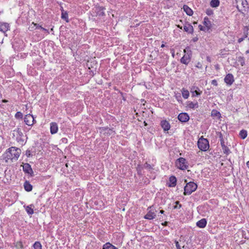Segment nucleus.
Returning a JSON list of instances; mask_svg holds the SVG:
<instances>
[{
  "mask_svg": "<svg viewBox=\"0 0 249 249\" xmlns=\"http://www.w3.org/2000/svg\"><path fill=\"white\" fill-rule=\"evenodd\" d=\"M20 153V150L18 148H16L14 147H12L8 149V151L5 153V158L7 159L6 161L8 160L14 161L18 160L19 157Z\"/></svg>",
  "mask_w": 249,
  "mask_h": 249,
  "instance_id": "obj_1",
  "label": "nucleus"
},
{
  "mask_svg": "<svg viewBox=\"0 0 249 249\" xmlns=\"http://www.w3.org/2000/svg\"><path fill=\"white\" fill-rule=\"evenodd\" d=\"M197 188V185L196 183L194 182H189L187 183L186 186L184 188V195H189L191 194L193 192L195 191Z\"/></svg>",
  "mask_w": 249,
  "mask_h": 249,
  "instance_id": "obj_2",
  "label": "nucleus"
},
{
  "mask_svg": "<svg viewBox=\"0 0 249 249\" xmlns=\"http://www.w3.org/2000/svg\"><path fill=\"white\" fill-rule=\"evenodd\" d=\"M197 146L200 150L203 151H207L209 148V142L207 139L202 137L197 142Z\"/></svg>",
  "mask_w": 249,
  "mask_h": 249,
  "instance_id": "obj_3",
  "label": "nucleus"
},
{
  "mask_svg": "<svg viewBox=\"0 0 249 249\" xmlns=\"http://www.w3.org/2000/svg\"><path fill=\"white\" fill-rule=\"evenodd\" d=\"M176 165L178 169L181 170L187 169L189 165L188 162L185 158H179L176 161Z\"/></svg>",
  "mask_w": 249,
  "mask_h": 249,
  "instance_id": "obj_4",
  "label": "nucleus"
},
{
  "mask_svg": "<svg viewBox=\"0 0 249 249\" xmlns=\"http://www.w3.org/2000/svg\"><path fill=\"white\" fill-rule=\"evenodd\" d=\"M236 1L238 3L240 4L242 6V8H240L239 5H237L236 7L238 10L240 12L243 13V11H246L248 8V4L247 0H236Z\"/></svg>",
  "mask_w": 249,
  "mask_h": 249,
  "instance_id": "obj_5",
  "label": "nucleus"
},
{
  "mask_svg": "<svg viewBox=\"0 0 249 249\" xmlns=\"http://www.w3.org/2000/svg\"><path fill=\"white\" fill-rule=\"evenodd\" d=\"M24 121L25 123L29 126L33 125L36 122L34 116L30 114L25 116Z\"/></svg>",
  "mask_w": 249,
  "mask_h": 249,
  "instance_id": "obj_6",
  "label": "nucleus"
},
{
  "mask_svg": "<svg viewBox=\"0 0 249 249\" xmlns=\"http://www.w3.org/2000/svg\"><path fill=\"white\" fill-rule=\"evenodd\" d=\"M23 171L25 173L28 174L30 177H34V174L31 166L30 164L26 163L23 165Z\"/></svg>",
  "mask_w": 249,
  "mask_h": 249,
  "instance_id": "obj_7",
  "label": "nucleus"
},
{
  "mask_svg": "<svg viewBox=\"0 0 249 249\" xmlns=\"http://www.w3.org/2000/svg\"><path fill=\"white\" fill-rule=\"evenodd\" d=\"M220 144H221V147H222V150H223V153L227 155H228L230 153H231V151H230V149L225 144V142H224V139H223V138L222 137V134H221L220 135Z\"/></svg>",
  "mask_w": 249,
  "mask_h": 249,
  "instance_id": "obj_8",
  "label": "nucleus"
},
{
  "mask_svg": "<svg viewBox=\"0 0 249 249\" xmlns=\"http://www.w3.org/2000/svg\"><path fill=\"white\" fill-rule=\"evenodd\" d=\"M178 118L182 123H186L189 120L190 117L187 113L182 112L178 114Z\"/></svg>",
  "mask_w": 249,
  "mask_h": 249,
  "instance_id": "obj_9",
  "label": "nucleus"
},
{
  "mask_svg": "<svg viewBox=\"0 0 249 249\" xmlns=\"http://www.w3.org/2000/svg\"><path fill=\"white\" fill-rule=\"evenodd\" d=\"M225 82L228 85H231L234 82L233 76L232 74L229 73L224 78Z\"/></svg>",
  "mask_w": 249,
  "mask_h": 249,
  "instance_id": "obj_10",
  "label": "nucleus"
},
{
  "mask_svg": "<svg viewBox=\"0 0 249 249\" xmlns=\"http://www.w3.org/2000/svg\"><path fill=\"white\" fill-rule=\"evenodd\" d=\"M191 59V53L189 54L187 53L186 55H184L181 59L180 62L181 63L188 65Z\"/></svg>",
  "mask_w": 249,
  "mask_h": 249,
  "instance_id": "obj_11",
  "label": "nucleus"
},
{
  "mask_svg": "<svg viewBox=\"0 0 249 249\" xmlns=\"http://www.w3.org/2000/svg\"><path fill=\"white\" fill-rule=\"evenodd\" d=\"M160 126L164 131L169 130L171 126L170 123L166 120H162L160 122Z\"/></svg>",
  "mask_w": 249,
  "mask_h": 249,
  "instance_id": "obj_12",
  "label": "nucleus"
},
{
  "mask_svg": "<svg viewBox=\"0 0 249 249\" xmlns=\"http://www.w3.org/2000/svg\"><path fill=\"white\" fill-rule=\"evenodd\" d=\"M58 125L56 123L52 122L50 124V132L52 134H54L58 131Z\"/></svg>",
  "mask_w": 249,
  "mask_h": 249,
  "instance_id": "obj_13",
  "label": "nucleus"
},
{
  "mask_svg": "<svg viewBox=\"0 0 249 249\" xmlns=\"http://www.w3.org/2000/svg\"><path fill=\"white\" fill-rule=\"evenodd\" d=\"M9 30V25L7 23H0V31L5 33Z\"/></svg>",
  "mask_w": 249,
  "mask_h": 249,
  "instance_id": "obj_14",
  "label": "nucleus"
},
{
  "mask_svg": "<svg viewBox=\"0 0 249 249\" xmlns=\"http://www.w3.org/2000/svg\"><path fill=\"white\" fill-rule=\"evenodd\" d=\"M204 26L207 28V31H209L212 28V24L211 21L209 20L208 17H205L204 19V21L203 22Z\"/></svg>",
  "mask_w": 249,
  "mask_h": 249,
  "instance_id": "obj_15",
  "label": "nucleus"
},
{
  "mask_svg": "<svg viewBox=\"0 0 249 249\" xmlns=\"http://www.w3.org/2000/svg\"><path fill=\"white\" fill-rule=\"evenodd\" d=\"M170 184L168 186L170 187H175L177 184V178L174 176H172L169 178Z\"/></svg>",
  "mask_w": 249,
  "mask_h": 249,
  "instance_id": "obj_16",
  "label": "nucleus"
},
{
  "mask_svg": "<svg viewBox=\"0 0 249 249\" xmlns=\"http://www.w3.org/2000/svg\"><path fill=\"white\" fill-rule=\"evenodd\" d=\"M183 30L184 31L190 34H192L194 32V28L193 26L189 23L187 25L184 26Z\"/></svg>",
  "mask_w": 249,
  "mask_h": 249,
  "instance_id": "obj_17",
  "label": "nucleus"
},
{
  "mask_svg": "<svg viewBox=\"0 0 249 249\" xmlns=\"http://www.w3.org/2000/svg\"><path fill=\"white\" fill-rule=\"evenodd\" d=\"M207 224V221L206 219H201L198 222H196V226L200 228H203L205 227Z\"/></svg>",
  "mask_w": 249,
  "mask_h": 249,
  "instance_id": "obj_18",
  "label": "nucleus"
},
{
  "mask_svg": "<svg viewBox=\"0 0 249 249\" xmlns=\"http://www.w3.org/2000/svg\"><path fill=\"white\" fill-rule=\"evenodd\" d=\"M187 105L188 107L192 109L197 108L198 107V105L197 101H196L195 103L191 101H188L187 102Z\"/></svg>",
  "mask_w": 249,
  "mask_h": 249,
  "instance_id": "obj_19",
  "label": "nucleus"
},
{
  "mask_svg": "<svg viewBox=\"0 0 249 249\" xmlns=\"http://www.w3.org/2000/svg\"><path fill=\"white\" fill-rule=\"evenodd\" d=\"M24 189L27 192H30L33 189L32 185L28 181H26L24 183Z\"/></svg>",
  "mask_w": 249,
  "mask_h": 249,
  "instance_id": "obj_20",
  "label": "nucleus"
},
{
  "mask_svg": "<svg viewBox=\"0 0 249 249\" xmlns=\"http://www.w3.org/2000/svg\"><path fill=\"white\" fill-rule=\"evenodd\" d=\"M183 8L184 12L188 16H192L193 14V10L187 5H184Z\"/></svg>",
  "mask_w": 249,
  "mask_h": 249,
  "instance_id": "obj_21",
  "label": "nucleus"
},
{
  "mask_svg": "<svg viewBox=\"0 0 249 249\" xmlns=\"http://www.w3.org/2000/svg\"><path fill=\"white\" fill-rule=\"evenodd\" d=\"M158 211H156L155 212H149L148 213L144 215L143 218H148V216H150L151 218H155V217L160 215L159 214H157Z\"/></svg>",
  "mask_w": 249,
  "mask_h": 249,
  "instance_id": "obj_22",
  "label": "nucleus"
},
{
  "mask_svg": "<svg viewBox=\"0 0 249 249\" xmlns=\"http://www.w3.org/2000/svg\"><path fill=\"white\" fill-rule=\"evenodd\" d=\"M34 206L33 205H30L26 207L25 210H26V212L29 214H33L34 213Z\"/></svg>",
  "mask_w": 249,
  "mask_h": 249,
  "instance_id": "obj_23",
  "label": "nucleus"
},
{
  "mask_svg": "<svg viewBox=\"0 0 249 249\" xmlns=\"http://www.w3.org/2000/svg\"><path fill=\"white\" fill-rule=\"evenodd\" d=\"M105 8L103 7H99L96 8V10H97V15L99 16L102 17L105 15L104 12Z\"/></svg>",
  "mask_w": 249,
  "mask_h": 249,
  "instance_id": "obj_24",
  "label": "nucleus"
},
{
  "mask_svg": "<svg viewBox=\"0 0 249 249\" xmlns=\"http://www.w3.org/2000/svg\"><path fill=\"white\" fill-rule=\"evenodd\" d=\"M211 115L212 117H216L217 118H220L221 117V114L220 112L215 109L212 110Z\"/></svg>",
  "mask_w": 249,
  "mask_h": 249,
  "instance_id": "obj_25",
  "label": "nucleus"
},
{
  "mask_svg": "<svg viewBox=\"0 0 249 249\" xmlns=\"http://www.w3.org/2000/svg\"><path fill=\"white\" fill-rule=\"evenodd\" d=\"M103 249H118L114 246L111 244L110 243H107L103 246Z\"/></svg>",
  "mask_w": 249,
  "mask_h": 249,
  "instance_id": "obj_26",
  "label": "nucleus"
},
{
  "mask_svg": "<svg viewBox=\"0 0 249 249\" xmlns=\"http://www.w3.org/2000/svg\"><path fill=\"white\" fill-rule=\"evenodd\" d=\"M61 18L64 19L66 22H69L68 14L66 11L63 9L61 11Z\"/></svg>",
  "mask_w": 249,
  "mask_h": 249,
  "instance_id": "obj_27",
  "label": "nucleus"
},
{
  "mask_svg": "<svg viewBox=\"0 0 249 249\" xmlns=\"http://www.w3.org/2000/svg\"><path fill=\"white\" fill-rule=\"evenodd\" d=\"M182 95L184 99L188 98L189 96V92L187 89L183 88L181 90Z\"/></svg>",
  "mask_w": 249,
  "mask_h": 249,
  "instance_id": "obj_28",
  "label": "nucleus"
},
{
  "mask_svg": "<svg viewBox=\"0 0 249 249\" xmlns=\"http://www.w3.org/2000/svg\"><path fill=\"white\" fill-rule=\"evenodd\" d=\"M220 3L219 0H212L210 2V5L212 7H217L219 6Z\"/></svg>",
  "mask_w": 249,
  "mask_h": 249,
  "instance_id": "obj_29",
  "label": "nucleus"
},
{
  "mask_svg": "<svg viewBox=\"0 0 249 249\" xmlns=\"http://www.w3.org/2000/svg\"><path fill=\"white\" fill-rule=\"evenodd\" d=\"M15 133H16L18 137H21L23 136V133L21 132V129L19 128H17L15 130H13V135L14 136H15Z\"/></svg>",
  "mask_w": 249,
  "mask_h": 249,
  "instance_id": "obj_30",
  "label": "nucleus"
},
{
  "mask_svg": "<svg viewBox=\"0 0 249 249\" xmlns=\"http://www.w3.org/2000/svg\"><path fill=\"white\" fill-rule=\"evenodd\" d=\"M239 136L242 139H245L247 136V131L246 130L242 129L240 131Z\"/></svg>",
  "mask_w": 249,
  "mask_h": 249,
  "instance_id": "obj_31",
  "label": "nucleus"
},
{
  "mask_svg": "<svg viewBox=\"0 0 249 249\" xmlns=\"http://www.w3.org/2000/svg\"><path fill=\"white\" fill-rule=\"evenodd\" d=\"M202 91L200 90L199 88H198V89L194 91L193 93H192V97L198 96L200 95L202 93Z\"/></svg>",
  "mask_w": 249,
  "mask_h": 249,
  "instance_id": "obj_32",
  "label": "nucleus"
},
{
  "mask_svg": "<svg viewBox=\"0 0 249 249\" xmlns=\"http://www.w3.org/2000/svg\"><path fill=\"white\" fill-rule=\"evenodd\" d=\"M33 247L34 249H42V245L41 243L38 241H36L34 243Z\"/></svg>",
  "mask_w": 249,
  "mask_h": 249,
  "instance_id": "obj_33",
  "label": "nucleus"
},
{
  "mask_svg": "<svg viewBox=\"0 0 249 249\" xmlns=\"http://www.w3.org/2000/svg\"><path fill=\"white\" fill-rule=\"evenodd\" d=\"M15 246L18 249L23 248V245L21 241H18V242H16L15 244Z\"/></svg>",
  "mask_w": 249,
  "mask_h": 249,
  "instance_id": "obj_34",
  "label": "nucleus"
},
{
  "mask_svg": "<svg viewBox=\"0 0 249 249\" xmlns=\"http://www.w3.org/2000/svg\"><path fill=\"white\" fill-rule=\"evenodd\" d=\"M22 117H23V114L20 111L17 112L15 114V118L17 119H22Z\"/></svg>",
  "mask_w": 249,
  "mask_h": 249,
  "instance_id": "obj_35",
  "label": "nucleus"
},
{
  "mask_svg": "<svg viewBox=\"0 0 249 249\" xmlns=\"http://www.w3.org/2000/svg\"><path fill=\"white\" fill-rule=\"evenodd\" d=\"M181 207V205L179 203L178 201L175 202V205L173 206L174 209H179Z\"/></svg>",
  "mask_w": 249,
  "mask_h": 249,
  "instance_id": "obj_36",
  "label": "nucleus"
},
{
  "mask_svg": "<svg viewBox=\"0 0 249 249\" xmlns=\"http://www.w3.org/2000/svg\"><path fill=\"white\" fill-rule=\"evenodd\" d=\"M143 166L144 168L147 169L148 170L152 169V166L147 162L145 163Z\"/></svg>",
  "mask_w": 249,
  "mask_h": 249,
  "instance_id": "obj_37",
  "label": "nucleus"
},
{
  "mask_svg": "<svg viewBox=\"0 0 249 249\" xmlns=\"http://www.w3.org/2000/svg\"><path fill=\"white\" fill-rule=\"evenodd\" d=\"M176 98L177 99L178 102L181 103L182 99L180 93L176 94L175 95Z\"/></svg>",
  "mask_w": 249,
  "mask_h": 249,
  "instance_id": "obj_38",
  "label": "nucleus"
},
{
  "mask_svg": "<svg viewBox=\"0 0 249 249\" xmlns=\"http://www.w3.org/2000/svg\"><path fill=\"white\" fill-rule=\"evenodd\" d=\"M206 13L207 15L211 16L213 14V11L212 9L209 8L206 10Z\"/></svg>",
  "mask_w": 249,
  "mask_h": 249,
  "instance_id": "obj_39",
  "label": "nucleus"
},
{
  "mask_svg": "<svg viewBox=\"0 0 249 249\" xmlns=\"http://www.w3.org/2000/svg\"><path fill=\"white\" fill-rule=\"evenodd\" d=\"M198 87L196 86H193L190 89V92L193 93L194 91L198 89Z\"/></svg>",
  "mask_w": 249,
  "mask_h": 249,
  "instance_id": "obj_40",
  "label": "nucleus"
},
{
  "mask_svg": "<svg viewBox=\"0 0 249 249\" xmlns=\"http://www.w3.org/2000/svg\"><path fill=\"white\" fill-rule=\"evenodd\" d=\"M198 27H199V30L201 31H205L207 30V28L206 27H203L201 25H199L198 26Z\"/></svg>",
  "mask_w": 249,
  "mask_h": 249,
  "instance_id": "obj_41",
  "label": "nucleus"
},
{
  "mask_svg": "<svg viewBox=\"0 0 249 249\" xmlns=\"http://www.w3.org/2000/svg\"><path fill=\"white\" fill-rule=\"evenodd\" d=\"M26 155L27 157H30L32 156V155L31 154V152L30 150H26Z\"/></svg>",
  "mask_w": 249,
  "mask_h": 249,
  "instance_id": "obj_42",
  "label": "nucleus"
},
{
  "mask_svg": "<svg viewBox=\"0 0 249 249\" xmlns=\"http://www.w3.org/2000/svg\"><path fill=\"white\" fill-rule=\"evenodd\" d=\"M196 67L199 69H202V65L200 62H198L197 64L196 65Z\"/></svg>",
  "mask_w": 249,
  "mask_h": 249,
  "instance_id": "obj_43",
  "label": "nucleus"
},
{
  "mask_svg": "<svg viewBox=\"0 0 249 249\" xmlns=\"http://www.w3.org/2000/svg\"><path fill=\"white\" fill-rule=\"evenodd\" d=\"M211 84L214 86H217V81L216 80H213L211 82Z\"/></svg>",
  "mask_w": 249,
  "mask_h": 249,
  "instance_id": "obj_44",
  "label": "nucleus"
},
{
  "mask_svg": "<svg viewBox=\"0 0 249 249\" xmlns=\"http://www.w3.org/2000/svg\"><path fill=\"white\" fill-rule=\"evenodd\" d=\"M175 243H176V247H177V249H181V248H180V245H179V244L178 242V241H175Z\"/></svg>",
  "mask_w": 249,
  "mask_h": 249,
  "instance_id": "obj_45",
  "label": "nucleus"
},
{
  "mask_svg": "<svg viewBox=\"0 0 249 249\" xmlns=\"http://www.w3.org/2000/svg\"><path fill=\"white\" fill-rule=\"evenodd\" d=\"M247 37V35H245V37H241V38H240L238 39V42L239 43H240L242 41H243L244 40V39Z\"/></svg>",
  "mask_w": 249,
  "mask_h": 249,
  "instance_id": "obj_46",
  "label": "nucleus"
},
{
  "mask_svg": "<svg viewBox=\"0 0 249 249\" xmlns=\"http://www.w3.org/2000/svg\"><path fill=\"white\" fill-rule=\"evenodd\" d=\"M33 24H34V26H36V29H41V27H42L41 26L39 25L37 23H34V22H33Z\"/></svg>",
  "mask_w": 249,
  "mask_h": 249,
  "instance_id": "obj_47",
  "label": "nucleus"
},
{
  "mask_svg": "<svg viewBox=\"0 0 249 249\" xmlns=\"http://www.w3.org/2000/svg\"><path fill=\"white\" fill-rule=\"evenodd\" d=\"M41 29L45 32L47 34H49L50 32L48 29H46L43 27H41Z\"/></svg>",
  "mask_w": 249,
  "mask_h": 249,
  "instance_id": "obj_48",
  "label": "nucleus"
},
{
  "mask_svg": "<svg viewBox=\"0 0 249 249\" xmlns=\"http://www.w3.org/2000/svg\"><path fill=\"white\" fill-rule=\"evenodd\" d=\"M206 59L208 62H210V63L211 62V58L210 56H207L206 57Z\"/></svg>",
  "mask_w": 249,
  "mask_h": 249,
  "instance_id": "obj_49",
  "label": "nucleus"
},
{
  "mask_svg": "<svg viewBox=\"0 0 249 249\" xmlns=\"http://www.w3.org/2000/svg\"><path fill=\"white\" fill-rule=\"evenodd\" d=\"M192 40L194 42H196V41H197L198 40V38L197 37H195L193 38Z\"/></svg>",
  "mask_w": 249,
  "mask_h": 249,
  "instance_id": "obj_50",
  "label": "nucleus"
},
{
  "mask_svg": "<svg viewBox=\"0 0 249 249\" xmlns=\"http://www.w3.org/2000/svg\"><path fill=\"white\" fill-rule=\"evenodd\" d=\"M17 139L18 140V142H19V141H22V142H23V140L21 139V137L18 138V137H17Z\"/></svg>",
  "mask_w": 249,
  "mask_h": 249,
  "instance_id": "obj_51",
  "label": "nucleus"
},
{
  "mask_svg": "<svg viewBox=\"0 0 249 249\" xmlns=\"http://www.w3.org/2000/svg\"><path fill=\"white\" fill-rule=\"evenodd\" d=\"M112 132H113L112 129H109L108 130L107 133H109V134H111Z\"/></svg>",
  "mask_w": 249,
  "mask_h": 249,
  "instance_id": "obj_52",
  "label": "nucleus"
},
{
  "mask_svg": "<svg viewBox=\"0 0 249 249\" xmlns=\"http://www.w3.org/2000/svg\"><path fill=\"white\" fill-rule=\"evenodd\" d=\"M164 212V211L162 210H160L159 212H158V214L159 213H163Z\"/></svg>",
  "mask_w": 249,
  "mask_h": 249,
  "instance_id": "obj_53",
  "label": "nucleus"
},
{
  "mask_svg": "<svg viewBox=\"0 0 249 249\" xmlns=\"http://www.w3.org/2000/svg\"><path fill=\"white\" fill-rule=\"evenodd\" d=\"M215 68L216 70H218L219 69V65L218 64L215 66Z\"/></svg>",
  "mask_w": 249,
  "mask_h": 249,
  "instance_id": "obj_54",
  "label": "nucleus"
},
{
  "mask_svg": "<svg viewBox=\"0 0 249 249\" xmlns=\"http://www.w3.org/2000/svg\"><path fill=\"white\" fill-rule=\"evenodd\" d=\"M167 222H164V223H161V225L163 226H165L167 225Z\"/></svg>",
  "mask_w": 249,
  "mask_h": 249,
  "instance_id": "obj_55",
  "label": "nucleus"
},
{
  "mask_svg": "<svg viewBox=\"0 0 249 249\" xmlns=\"http://www.w3.org/2000/svg\"><path fill=\"white\" fill-rule=\"evenodd\" d=\"M247 167L249 168V160L246 163Z\"/></svg>",
  "mask_w": 249,
  "mask_h": 249,
  "instance_id": "obj_56",
  "label": "nucleus"
},
{
  "mask_svg": "<svg viewBox=\"0 0 249 249\" xmlns=\"http://www.w3.org/2000/svg\"><path fill=\"white\" fill-rule=\"evenodd\" d=\"M178 27L180 29H182V27L181 26H180L179 25H178Z\"/></svg>",
  "mask_w": 249,
  "mask_h": 249,
  "instance_id": "obj_57",
  "label": "nucleus"
},
{
  "mask_svg": "<svg viewBox=\"0 0 249 249\" xmlns=\"http://www.w3.org/2000/svg\"><path fill=\"white\" fill-rule=\"evenodd\" d=\"M244 63H245V62H244V61H243V62H242L241 63V65H242V66H243V65H244Z\"/></svg>",
  "mask_w": 249,
  "mask_h": 249,
  "instance_id": "obj_58",
  "label": "nucleus"
},
{
  "mask_svg": "<svg viewBox=\"0 0 249 249\" xmlns=\"http://www.w3.org/2000/svg\"><path fill=\"white\" fill-rule=\"evenodd\" d=\"M165 46L164 44H162L161 47L163 48Z\"/></svg>",
  "mask_w": 249,
  "mask_h": 249,
  "instance_id": "obj_59",
  "label": "nucleus"
},
{
  "mask_svg": "<svg viewBox=\"0 0 249 249\" xmlns=\"http://www.w3.org/2000/svg\"><path fill=\"white\" fill-rule=\"evenodd\" d=\"M64 141H63V142H64V141H65V140H66V138H64Z\"/></svg>",
  "mask_w": 249,
  "mask_h": 249,
  "instance_id": "obj_60",
  "label": "nucleus"
},
{
  "mask_svg": "<svg viewBox=\"0 0 249 249\" xmlns=\"http://www.w3.org/2000/svg\"><path fill=\"white\" fill-rule=\"evenodd\" d=\"M64 141H63V142H64V141H65V140H66V138H64Z\"/></svg>",
  "mask_w": 249,
  "mask_h": 249,
  "instance_id": "obj_61",
  "label": "nucleus"
},
{
  "mask_svg": "<svg viewBox=\"0 0 249 249\" xmlns=\"http://www.w3.org/2000/svg\"><path fill=\"white\" fill-rule=\"evenodd\" d=\"M64 141H63V142H64V141H65V140H66V138H64Z\"/></svg>",
  "mask_w": 249,
  "mask_h": 249,
  "instance_id": "obj_62",
  "label": "nucleus"
},
{
  "mask_svg": "<svg viewBox=\"0 0 249 249\" xmlns=\"http://www.w3.org/2000/svg\"><path fill=\"white\" fill-rule=\"evenodd\" d=\"M91 72H91V74H92V75H93V72H92V71H91Z\"/></svg>",
  "mask_w": 249,
  "mask_h": 249,
  "instance_id": "obj_63",
  "label": "nucleus"
},
{
  "mask_svg": "<svg viewBox=\"0 0 249 249\" xmlns=\"http://www.w3.org/2000/svg\"><path fill=\"white\" fill-rule=\"evenodd\" d=\"M51 31H53V28H52V29H51Z\"/></svg>",
  "mask_w": 249,
  "mask_h": 249,
  "instance_id": "obj_64",
  "label": "nucleus"
}]
</instances>
